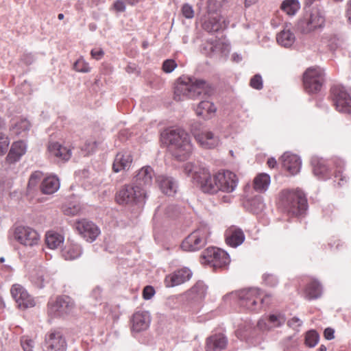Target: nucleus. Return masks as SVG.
<instances>
[{
    "label": "nucleus",
    "mask_w": 351,
    "mask_h": 351,
    "mask_svg": "<svg viewBox=\"0 0 351 351\" xmlns=\"http://www.w3.org/2000/svg\"><path fill=\"white\" fill-rule=\"evenodd\" d=\"M213 88L205 80L195 77H180L174 88V99L183 101L186 99H196L213 95Z\"/></svg>",
    "instance_id": "obj_1"
},
{
    "label": "nucleus",
    "mask_w": 351,
    "mask_h": 351,
    "mask_svg": "<svg viewBox=\"0 0 351 351\" xmlns=\"http://www.w3.org/2000/svg\"><path fill=\"white\" fill-rule=\"evenodd\" d=\"M161 141L178 160L188 158L193 150L189 135L182 129H168L161 133Z\"/></svg>",
    "instance_id": "obj_2"
},
{
    "label": "nucleus",
    "mask_w": 351,
    "mask_h": 351,
    "mask_svg": "<svg viewBox=\"0 0 351 351\" xmlns=\"http://www.w3.org/2000/svg\"><path fill=\"white\" fill-rule=\"evenodd\" d=\"M280 205L285 211L295 216L303 215L307 209V199L301 190H283L280 194Z\"/></svg>",
    "instance_id": "obj_3"
},
{
    "label": "nucleus",
    "mask_w": 351,
    "mask_h": 351,
    "mask_svg": "<svg viewBox=\"0 0 351 351\" xmlns=\"http://www.w3.org/2000/svg\"><path fill=\"white\" fill-rule=\"evenodd\" d=\"M263 291L258 288H249L240 290L238 294L239 306L247 311L257 312L263 306L269 304L271 295H263Z\"/></svg>",
    "instance_id": "obj_4"
},
{
    "label": "nucleus",
    "mask_w": 351,
    "mask_h": 351,
    "mask_svg": "<svg viewBox=\"0 0 351 351\" xmlns=\"http://www.w3.org/2000/svg\"><path fill=\"white\" fill-rule=\"evenodd\" d=\"M313 171L314 174L319 178L327 179L330 177L331 168L330 167L331 163H333L336 167L335 172V181L338 180V184L342 186L345 182L346 176L342 175V169L344 166V162L340 159H337L335 161H328L322 158L313 156L311 160Z\"/></svg>",
    "instance_id": "obj_5"
},
{
    "label": "nucleus",
    "mask_w": 351,
    "mask_h": 351,
    "mask_svg": "<svg viewBox=\"0 0 351 351\" xmlns=\"http://www.w3.org/2000/svg\"><path fill=\"white\" fill-rule=\"evenodd\" d=\"M210 234L207 226H202L190 234L182 243L181 247L184 251L195 252L200 250L207 243Z\"/></svg>",
    "instance_id": "obj_6"
},
{
    "label": "nucleus",
    "mask_w": 351,
    "mask_h": 351,
    "mask_svg": "<svg viewBox=\"0 0 351 351\" xmlns=\"http://www.w3.org/2000/svg\"><path fill=\"white\" fill-rule=\"evenodd\" d=\"M47 308L48 314L51 317H64L73 311L75 308V302L68 295H59L48 302Z\"/></svg>",
    "instance_id": "obj_7"
},
{
    "label": "nucleus",
    "mask_w": 351,
    "mask_h": 351,
    "mask_svg": "<svg viewBox=\"0 0 351 351\" xmlns=\"http://www.w3.org/2000/svg\"><path fill=\"white\" fill-rule=\"evenodd\" d=\"M324 23L325 17L321 11L313 9L298 21L297 28L302 34H308L323 27Z\"/></svg>",
    "instance_id": "obj_8"
},
{
    "label": "nucleus",
    "mask_w": 351,
    "mask_h": 351,
    "mask_svg": "<svg viewBox=\"0 0 351 351\" xmlns=\"http://www.w3.org/2000/svg\"><path fill=\"white\" fill-rule=\"evenodd\" d=\"M146 197L147 191L136 185H125L116 196L119 204L143 203Z\"/></svg>",
    "instance_id": "obj_9"
},
{
    "label": "nucleus",
    "mask_w": 351,
    "mask_h": 351,
    "mask_svg": "<svg viewBox=\"0 0 351 351\" xmlns=\"http://www.w3.org/2000/svg\"><path fill=\"white\" fill-rule=\"evenodd\" d=\"M193 179L204 193L215 194L219 191L216 174L212 177L206 168L202 167L195 170L193 175Z\"/></svg>",
    "instance_id": "obj_10"
},
{
    "label": "nucleus",
    "mask_w": 351,
    "mask_h": 351,
    "mask_svg": "<svg viewBox=\"0 0 351 351\" xmlns=\"http://www.w3.org/2000/svg\"><path fill=\"white\" fill-rule=\"evenodd\" d=\"M324 81V73L320 68H309L304 73V87L308 94L321 90Z\"/></svg>",
    "instance_id": "obj_11"
},
{
    "label": "nucleus",
    "mask_w": 351,
    "mask_h": 351,
    "mask_svg": "<svg viewBox=\"0 0 351 351\" xmlns=\"http://www.w3.org/2000/svg\"><path fill=\"white\" fill-rule=\"evenodd\" d=\"M202 257L215 268H223L229 265V254L224 250L217 247H208L202 254Z\"/></svg>",
    "instance_id": "obj_12"
},
{
    "label": "nucleus",
    "mask_w": 351,
    "mask_h": 351,
    "mask_svg": "<svg viewBox=\"0 0 351 351\" xmlns=\"http://www.w3.org/2000/svg\"><path fill=\"white\" fill-rule=\"evenodd\" d=\"M67 343L60 331L51 330L45 338L43 351H66Z\"/></svg>",
    "instance_id": "obj_13"
},
{
    "label": "nucleus",
    "mask_w": 351,
    "mask_h": 351,
    "mask_svg": "<svg viewBox=\"0 0 351 351\" xmlns=\"http://www.w3.org/2000/svg\"><path fill=\"white\" fill-rule=\"evenodd\" d=\"M14 237L21 244L30 247L37 245L40 239V236L35 230L25 226L16 227Z\"/></svg>",
    "instance_id": "obj_14"
},
{
    "label": "nucleus",
    "mask_w": 351,
    "mask_h": 351,
    "mask_svg": "<svg viewBox=\"0 0 351 351\" xmlns=\"http://www.w3.org/2000/svg\"><path fill=\"white\" fill-rule=\"evenodd\" d=\"M216 181L219 191L226 193L234 191L238 184L237 175L230 171H219L216 173Z\"/></svg>",
    "instance_id": "obj_15"
},
{
    "label": "nucleus",
    "mask_w": 351,
    "mask_h": 351,
    "mask_svg": "<svg viewBox=\"0 0 351 351\" xmlns=\"http://www.w3.org/2000/svg\"><path fill=\"white\" fill-rule=\"evenodd\" d=\"M75 228L79 234L90 243L95 241L100 234L99 228L94 223L85 219L77 221Z\"/></svg>",
    "instance_id": "obj_16"
},
{
    "label": "nucleus",
    "mask_w": 351,
    "mask_h": 351,
    "mask_svg": "<svg viewBox=\"0 0 351 351\" xmlns=\"http://www.w3.org/2000/svg\"><path fill=\"white\" fill-rule=\"evenodd\" d=\"M286 322L285 315L280 312H275L262 317L257 323L258 328L263 331L270 330L282 326Z\"/></svg>",
    "instance_id": "obj_17"
},
{
    "label": "nucleus",
    "mask_w": 351,
    "mask_h": 351,
    "mask_svg": "<svg viewBox=\"0 0 351 351\" xmlns=\"http://www.w3.org/2000/svg\"><path fill=\"white\" fill-rule=\"evenodd\" d=\"M11 293L19 308H27L35 305L34 299L25 289L19 285H14L12 287Z\"/></svg>",
    "instance_id": "obj_18"
},
{
    "label": "nucleus",
    "mask_w": 351,
    "mask_h": 351,
    "mask_svg": "<svg viewBox=\"0 0 351 351\" xmlns=\"http://www.w3.org/2000/svg\"><path fill=\"white\" fill-rule=\"evenodd\" d=\"M192 131L196 141L204 149H214L221 143L219 137L211 131L196 132L194 129Z\"/></svg>",
    "instance_id": "obj_19"
},
{
    "label": "nucleus",
    "mask_w": 351,
    "mask_h": 351,
    "mask_svg": "<svg viewBox=\"0 0 351 351\" xmlns=\"http://www.w3.org/2000/svg\"><path fill=\"white\" fill-rule=\"evenodd\" d=\"M193 273L188 267H183L177 269L173 273L167 276L165 279V284L167 287H173L180 285L189 280Z\"/></svg>",
    "instance_id": "obj_20"
},
{
    "label": "nucleus",
    "mask_w": 351,
    "mask_h": 351,
    "mask_svg": "<svg viewBox=\"0 0 351 351\" xmlns=\"http://www.w3.org/2000/svg\"><path fill=\"white\" fill-rule=\"evenodd\" d=\"M154 176V169L150 166H145L136 175L135 185L139 186L140 189H144L147 191V188L151 186L153 183Z\"/></svg>",
    "instance_id": "obj_21"
},
{
    "label": "nucleus",
    "mask_w": 351,
    "mask_h": 351,
    "mask_svg": "<svg viewBox=\"0 0 351 351\" xmlns=\"http://www.w3.org/2000/svg\"><path fill=\"white\" fill-rule=\"evenodd\" d=\"M49 156L58 162L67 161L71 156V150L57 142H50L48 145Z\"/></svg>",
    "instance_id": "obj_22"
},
{
    "label": "nucleus",
    "mask_w": 351,
    "mask_h": 351,
    "mask_svg": "<svg viewBox=\"0 0 351 351\" xmlns=\"http://www.w3.org/2000/svg\"><path fill=\"white\" fill-rule=\"evenodd\" d=\"M150 322V315L147 311H137L132 316V330L136 332L145 330L149 328Z\"/></svg>",
    "instance_id": "obj_23"
},
{
    "label": "nucleus",
    "mask_w": 351,
    "mask_h": 351,
    "mask_svg": "<svg viewBox=\"0 0 351 351\" xmlns=\"http://www.w3.org/2000/svg\"><path fill=\"white\" fill-rule=\"evenodd\" d=\"M282 163L283 167L291 175L298 173L301 169L302 160L296 154L290 152H285L282 156Z\"/></svg>",
    "instance_id": "obj_24"
},
{
    "label": "nucleus",
    "mask_w": 351,
    "mask_h": 351,
    "mask_svg": "<svg viewBox=\"0 0 351 351\" xmlns=\"http://www.w3.org/2000/svg\"><path fill=\"white\" fill-rule=\"evenodd\" d=\"M245 237L241 228L232 226L226 231V243L232 247L241 245L245 241Z\"/></svg>",
    "instance_id": "obj_25"
},
{
    "label": "nucleus",
    "mask_w": 351,
    "mask_h": 351,
    "mask_svg": "<svg viewBox=\"0 0 351 351\" xmlns=\"http://www.w3.org/2000/svg\"><path fill=\"white\" fill-rule=\"evenodd\" d=\"M156 180L163 193L171 196L176 193L178 184L173 178L165 175H160L156 178Z\"/></svg>",
    "instance_id": "obj_26"
},
{
    "label": "nucleus",
    "mask_w": 351,
    "mask_h": 351,
    "mask_svg": "<svg viewBox=\"0 0 351 351\" xmlns=\"http://www.w3.org/2000/svg\"><path fill=\"white\" fill-rule=\"evenodd\" d=\"M132 162V156L130 152L123 151L119 152L114 158L112 168L114 172L130 169Z\"/></svg>",
    "instance_id": "obj_27"
},
{
    "label": "nucleus",
    "mask_w": 351,
    "mask_h": 351,
    "mask_svg": "<svg viewBox=\"0 0 351 351\" xmlns=\"http://www.w3.org/2000/svg\"><path fill=\"white\" fill-rule=\"evenodd\" d=\"M228 344V339L223 334H215L206 340V351H223Z\"/></svg>",
    "instance_id": "obj_28"
},
{
    "label": "nucleus",
    "mask_w": 351,
    "mask_h": 351,
    "mask_svg": "<svg viewBox=\"0 0 351 351\" xmlns=\"http://www.w3.org/2000/svg\"><path fill=\"white\" fill-rule=\"evenodd\" d=\"M26 150L27 145L24 141H16L12 143L6 159L10 163L16 162L25 154Z\"/></svg>",
    "instance_id": "obj_29"
},
{
    "label": "nucleus",
    "mask_w": 351,
    "mask_h": 351,
    "mask_svg": "<svg viewBox=\"0 0 351 351\" xmlns=\"http://www.w3.org/2000/svg\"><path fill=\"white\" fill-rule=\"evenodd\" d=\"M217 108L213 102L207 100H203L198 104L195 109L196 114L202 117L205 119H208L215 113Z\"/></svg>",
    "instance_id": "obj_30"
},
{
    "label": "nucleus",
    "mask_w": 351,
    "mask_h": 351,
    "mask_svg": "<svg viewBox=\"0 0 351 351\" xmlns=\"http://www.w3.org/2000/svg\"><path fill=\"white\" fill-rule=\"evenodd\" d=\"M46 271L45 268L40 266L34 268L29 274V279L35 287L42 289L45 287L46 282Z\"/></svg>",
    "instance_id": "obj_31"
},
{
    "label": "nucleus",
    "mask_w": 351,
    "mask_h": 351,
    "mask_svg": "<svg viewBox=\"0 0 351 351\" xmlns=\"http://www.w3.org/2000/svg\"><path fill=\"white\" fill-rule=\"evenodd\" d=\"M60 180L56 176H51L43 179L40 189L45 194H53L60 188Z\"/></svg>",
    "instance_id": "obj_32"
},
{
    "label": "nucleus",
    "mask_w": 351,
    "mask_h": 351,
    "mask_svg": "<svg viewBox=\"0 0 351 351\" xmlns=\"http://www.w3.org/2000/svg\"><path fill=\"white\" fill-rule=\"evenodd\" d=\"M270 183V176L266 173H261L254 178L253 187L256 191L264 193L268 189Z\"/></svg>",
    "instance_id": "obj_33"
},
{
    "label": "nucleus",
    "mask_w": 351,
    "mask_h": 351,
    "mask_svg": "<svg viewBox=\"0 0 351 351\" xmlns=\"http://www.w3.org/2000/svg\"><path fill=\"white\" fill-rule=\"evenodd\" d=\"M278 43L282 47L289 48L295 43V37L290 29H283L276 36Z\"/></svg>",
    "instance_id": "obj_34"
},
{
    "label": "nucleus",
    "mask_w": 351,
    "mask_h": 351,
    "mask_svg": "<svg viewBox=\"0 0 351 351\" xmlns=\"http://www.w3.org/2000/svg\"><path fill=\"white\" fill-rule=\"evenodd\" d=\"M82 254L81 246L77 243H71L65 246L62 250V256L65 260H74Z\"/></svg>",
    "instance_id": "obj_35"
},
{
    "label": "nucleus",
    "mask_w": 351,
    "mask_h": 351,
    "mask_svg": "<svg viewBox=\"0 0 351 351\" xmlns=\"http://www.w3.org/2000/svg\"><path fill=\"white\" fill-rule=\"evenodd\" d=\"M64 241V237L58 232L49 231L46 233L45 242L50 249H56L60 246Z\"/></svg>",
    "instance_id": "obj_36"
},
{
    "label": "nucleus",
    "mask_w": 351,
    "mask_h": 351,
    "mask_svg": "<svg viewBox=\"0 0 351 351\" xmlns=\"http://www.w3.org/2000/svg\"><path fill=\"white\" fill-rule=\"evenodd\" d=\"M322 285L316 280H313L308 283L305 289V295L308 300L317 299L322 295Z\"/></svg>",
    "instance_id": "obj_37"
},
{
    "label": "nucleus",
    "mask_w": 351,
    "mask_h": 351,
    "mask_svg": "<svg viewBox=\"0 0 351 351\" xmlns=\"http://www.w3.org/2000/svg\"><path fill=\"white\" fill-rule=\"evenodd\" d=\"M245 207L250 212L258 214L265 208V204L261 196H255L245 202Z\"/></svg>",
    "instance_id": "obj_38"
},
{
    "label": "nucleus",
    "mask_w": 351,
    "mask_h": 351,
    "mask_svg": "<svg viewBox=\"0 0 351 351\" xmlns=\"http://www.w3.org/2000/svg\"><path fill=\"white\" fill-rule=\"evenodd\" d=\"M208 287L202 281H198L189 292V295L194 300H199L205 298Z\"/></svg>",
    "instance_id": "obj_39"
},
{
    "label": "nucleus",
    "mask_w": 351,
    "mask_h": 351,
    "mask_svg": "<svg viewBox=\"0 0 351 351\" xmlns=\"http://www.w3.org/2000/svg\"><path fill=\"white\" fill-rule=\"evenodd\" d=\"M282 12L289 16H294L300 9V3L298 0H284L280 5Z\"/></svg>",
    "instance_id": "obj_40"
},
{
    "label": "nucleus",
    "mask_w": 351,
    "mask_h": 351,
    "mask_svg": "<svg viewBox=\"0 0 351 351\" xmlns=\"http://www.w3.org/2000/svg\"><path fill=\"white\" fill-rule=\"evenodd\" d=\"M30 126V123L27 119L21 118L13 121L11 130L15 134L20 135L29 131Z\"/></svg>",
    "instance_id": "obj_41"
},
{
    "label": "nucleus",
    "mask_w": 351,
    "mask_h": 351,
    "mask_svg": "<svg viewBox=\"0 0 351 351\" xmlns=\"http://www.w3.org/2000/svg\"><path fill=\"white\" fill-rule=\"evenodd\" d=\"M230 49L231 47L229 43L220 39L217 40L216 48L215 49V56L219 55L226 59L230 53Z\"/></svg>",
    "instance_id": "obj_42"
},
{
    "label": "nucleus",
    "mask_w": 351,
    "mask_h": 351,
    "mask_svg": "<svg viewBox=\"0 0 351 351\" xmlns=\"http://www.w3.org/2000/svg\"><path fill=\"white\" fill-rule=\"evenodd\" d=\"M203 27L207 32H216L221 28V23L217 16H210L204 21Z\"/></svg>",
    "instance_id": "obj_43"
},
{
    "label": "nucleus",
    "mask_w": 351,
    "mask_h": 351,
    "mask_svg": "<svg viewBox=\"0 0 351 351\" xmlns=\"http://www.w3.org/2000/svg\"><path fill=\"white\" fill-rule=\"evenodd\" d=\"M319 340V334L314 330H311L306 333L305 344L309 348L315 347Z\"/></svg>",
    "instance_id": "obj_44"
},
{
    "label": "nucleus",
    "mask_w": 351,
    "mask_h": 351,
    "mask_svg": "<svg viewBox=\"0 0 351 351\" xmlns=\"http://www.w3.org/2000/svg\"><path fill=\"white\" fill-rule=\"evenodd\" d=\"M82 210V206L80 204H72L64 205L63 212L66 215L74 216L78 215Z\"/></svg>",
    "instance_id": "obj_45"
},
{
    "label": "nucleus",
    "mask_w": 351,
    "mask_h": 351,
    "mask_svg": "<svg viewBox=\"0 0 351 351\" xmlns=\"http://www.w3.org/2000/svg\"><path fill=\"white\" fill-rule=\"evenodd\" d=\"M216 39L207 40L202 47V51L207 56L213 57L215 56V49L216 48Z\"/></svg>",
    "instance_id": "obj_46"
},
{
    "label": "nucleus",
    "mask_w": 351,
    "mask_h": 351,
    "mask_svg": "<svg viewBox=\"0 0 351 351\" xmlns=\"http://www.w3.org/2000/svg\"><path fill=\"white\" fill-rule=\"evenodd\" d=\"M73 68L77 72L88 73L90 71L88 64L83 58H79L74 63Z\"/></svg>",
    "instance_id": "obj_47"
},
{
    "label": "nucleus",
    "mask_w": 351,
    "mask_h": 351,
    "mask_svg": "<svg viewBox=\"0 0 351 351\" xmlns=\"http://www.w3.org/2000/svg\"><path fill=\"white\" fill-rule=\"evenodd\" d=\"M43 174L40 171H36L32 173L29 179L28 188L32 189L36 186L40 180L43 178Z\"/></svg>",
    "instance_id": "obj_48"
},
{
    "label": "nucleus",
    "mask_w": 351,
    "mask_h": 351,
    "mask_svg": "<svg viewBox=\"0 0 351 351\" xmlns=\"http://www.w3.org/2000/svg\"><path fill=\"white\" fill-rule=\"evenodd\" d=\"M10 141L8 137L3 133L0 132V154H5L8 149Z\"/></svg>",
    "instance_id": "obj_49"
},
{
    "label": "nucleus",
    "mask_w": 351,
    "mask_h": 351,
    "mask_svg": "<svg viewBox=\"0 0 351 351\" xmlns=\"http://www.w3.org/2000/svg\"><path fill=\"white\" fill-rule=\"evenodd\" d=\"M97 147V143L93 139H89L86 141L82 150L84 151L87 154L94 152Z\"/></svg>",
    "instance_id": "obj_50"
},
{
    "label": "nucleus",
    "mask_w": 351,
    "mask_h": 351,
    "mask_svg": "<svg viewBox=\"0 0 351 351\" xmlns=\"http://www.w3.org/2000/svg\"><path fill=\"white\" fill-rule=\"evenodd\" d=\"M177 67V64L172 59H167L163 62L162 70L167 73H170Z\"/></svg>",
    "instance_id": "obj_51"
},
{
    "label": "nucleus",
    "mask_w": 351,
    "mask_h": 351,
    "mask_svg": "<svg viewBox=\"0 0 351 351\" xmlns=\"http://www.w3.org/2000/svg\"><path fill=\"white\" fill-rule=\"evenodd\" d=\"M250 86L256 90H261L263 88V79L260 74L255 75L250 80Z\"/></svg>",
    "instance_id": "obj_52"
},
{
    "label": "nucleus",
    "mask_w": 351,
    "mask_h": 351,
    "mask_svg": "<svg viewBox=\"0 0 351 351\" xmlns=\"http://www.w3.org/2000/svg\"><path fill=\"white\" fill-rule=\"evenodd\" d=\"M21 343L24 351H32L34 347V341L27 337L21 338Z\"/></svg>",
    "instance_id": "obj_53"
},
{
    "label": "nucleus",
    "mask_w": 351,
    "mask_h": 351,
    "mask_svg": "<svg viewBox=\"0 0 351 351\" xmlns=\"http://www.w3.org/2000/svg\"><path fill=\"white\" fill-rule=\"evenodd\" d=\"M285 351H291V350L296 348L298 342L293 339L292 336L287 337L284 341Z\"/></svg>",
    "instance_id": "obj_54"
},
{
    "label": "nucleus",
    "mask_w": 351,
    "mask_h": 351,
    "mask_svg": "<svg viewBox=\"0 0 351 351\" xmlns=\"http://www.w3.org/2000/svg\"><path fill=\"white\" fill-rule=\"evenodd\" d=\"M263 279L265 283L270 287H275L278 282L276 276L270 274H265L263 276Z\"/></svg>",
    "instance_id": "obj_55"
},
{
    "label": "nucleus",
    "mask_w": 351,
    "mask_h": 351,
    "mask_svg": "<svg viewBox=\"0 0 351 351\" xmlns=\"http://www.w3.org/2000/svg\"><path fill=\"white\" fill-rule=\"evenodd\" d=\"M182 13L186 19H192L194 16L193 6L189 3H184L182 8Z\"/></svg>",
    "instance_id": "obj_56"
},
{
    "label": "nucleus",
    "mask_w": 351,
    "mask_h": 351,
    "mask_svg": "<svg viewBox=\"0 0 351 351\" xmlns=\"http://www.w3.org/2000/svg\"><path fill=\"white\" fill-rule=\"evenodd\" d=\"M303 322L298 317H293L287 322V325L295 330H299V328L302 326Z\"/></svg>",
    "instance_id": "obj_57"
},
{
    "label": "nucleus",
    "mask_w": 351,
    "mask_h": 351,
    "mask_svg": "<svg viewBox=\"0 0 351 351\" xmlns=\"http://www.w3.org/2000/svg\"><path fill=\"white\" fill-rule=\"evenodd\" d=\"M155 294V289L152 286H146L143 291V297L145 300H150Z\"/></svg>",
    "instance_id": "obj_58"
},
{
    "label": "nucleus",
    "mask_w": 351,
    "mask_h": 351,
    "mask_svg": "<svg viewBox=\"0 0 351 351\" xmlns=\"http://www.w3.org/2000/svg\"><path fill=\"white\" fill-rule=\"evenodd\" d=\"M91 56L95 60H100L104 55V51L101 48L93 49L90 51Z\"/></svg>",
    "instance_id": "obj_59"
},
{
    "label": "nucleus",
    "mask_w": 351,
    "mask_h": 351,
    "mask_svg": "<svg viewBox=\"0 0 351 351\" xmlns=\"http://www.w3.org/2000/svg\"><path fill=\"white\" fill-rule=\"evenodd\" d=\"M114 10L117 12H122L125 10V4L123 0H117L113 4Z\"/></svg>",
    "instance_id": "obj_60"
},
{
    "label": "nucleus",
    "mask_w": 351,
    "mask_h": 351,
    "mask_svg": "<svg viewBox=\"0 0 351 351\" xmlns=\"http://www.w3.org/2000/svg\"><path fill=\"white\" fill-rule=\"evenodd\" d=\"M238 294L239 291L230 292L223 297V300L226 303L230 302L232 300L238 302Z\"/></svg>",
    "instance_id": "obj_61"
},
{
    "label": "nucleus",
    "mask_w": 351,
    "mask_h": 351,
    "mask_svg": "<svg viewBox=\"0 0 351 351\" xmlns=\"http://www.w3.org/2000/svg\"><path fill=\"white\" fill-rule=\"evenodd\" d=\"M324 335L327 340H332L335 338V330L331 328H326L324 330Z\"/></svg>",
    "instance_id": "obj_62"
},
{
    "label": "nucleus",
    "mask_w": 351,
    "mask_h": 351,
    "mask_svg": "<svg viewBox=\"0 0 351 351\" xmlns=\"http://www.w3.org/2000/svg\"><path fill=\"white\" fill-rule=\"evenodd\" d=\"M178 208L176 206L171 205L166 209V213L169 217H173L176 215Z\"/></svg>",
    "instance_id": "obj_63"
},
{
    "label": "nucleus",
    "mask_w": 351,
    "mask_h": 351,
    "mask_svg": "<svg viewBox=\"0 0 351 351\" xmlns=\"http://www.w3.org/2000/svg\"><path fill=\"white\" fill-rule=\"evenodd\" d=\"M346 16L348 21L351 24V0H348L346 3Z\"/></svg>",
    "instance_id": "obj_64"
}]
</instances>
